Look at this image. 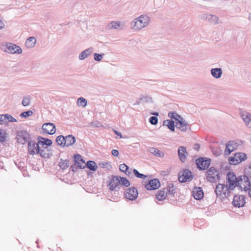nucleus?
<instances>
[{
    "instance_id": "20",
    "label": "nucleus",
    "mask_w": 251,
    "mask_h": 251,
    "mask_svg": "<svg viewBox=\"0 0 251 251\" xmlns=\"http://www.w3.org/2000/svg\"><path fill=\"white\" fill-rule=\"evenodd\" d=\"M194 198L197 200L201 199L203 197V192L201 187H196L193 190Z\"/></svg>"
},
{
    "instance_id": "9",
    "label": "nucleus",
    "mask_w": 251,
    "mask_h": 251,
    "mask_svg": "<svg viewBox=\"0 0 251 251\" xmlns=\"http://www.w3.org/2000/svg\"><path fill=\"white\" fill-rule=\"evenodd\" d=\"M210 159L205 158H199L196 160V164L197 168L200 170H204L208 168L210 165Z\"/></svg>"
},
{
    "instance_id": "45",
    "label": "nucleus",
    "mask_w": 251,
    "mask_h": 251,
    "mask_svg": "<svg viewBox=\"0 0 251 251\" xmlns=\"http://www.w3.org/2000/svg\"><path fill=\"white\" fill-rule=\"evenodd\" d=\"M33 114V112L31 110H28L20 114V117L24 118H26Z\"/></svg>"
},
{
    "instance_id": "36",
    "label": "nucleus",
    "mask_w": 251,
    "mask_h": 251,
    "mask_svg": "<svg viewBox=\"0 0 251 251\" xmlns=\"http://www.w3.org/2000/svg\"><path fill=\"white\" fill-rule=\"evenodd\" d=\"M168 116L170 117L171 119H174L177 122H178L182 118L180 115H178L175 112H169L168 113Z\"/></svg>"
},
{
    "instance_id": "23",
    "label": "nucleus",
    "mask_w": 251,
    "mask_h": 251,
    "mask_svg": "<svg viewBox=\"0 0 251 251\" xmlns=\"http://www.w3.org/2000/svg\"><path fill=\"white\" fill-rule=\"evenodd\" d=\"M212 76L216 78H220L223 74V71L220 68H212L210 71Z\"/></svg>"
},
{
    "instance_id": "48",
    "label": "nucleus",
    "mask_w": 251,
    "mask_h": 251,
    "mask_svg": "<svg viewBox=\"0 0 251 251\" xmlns=\"http://www.w3.org/2000/svg\"><path fill=\"white\" fill-rule=\"evenodd\" d=\"M133 173L134 175L138 178H144L147 177V176L144 175V174L140 173L137 170L134 169L133 170Z\"/></svg>"
},
{
    "instance_id": "8",
    "label": "nucleus",
    "mask_w": 251,
    "mask_h": 251,
    "mask_svg": "<svg viewBox=\"0 0 251 251\" xmlns=\"http://www.w3.org/2000/svg\"><path fill=\"white\" fill-rule=\"evenodd\" d=\"M120 181L119 177L113 176L110 180L108 186L110 191H119L120 190Z\"/></svg>"
},
{
    "instance_id": "11",
    "label": "nucleus",
    "mask_w": 251,
    "mask_h": 251,
    "mask_svg": "<svg viewBox=\"0 0 251 251\" xmlns=\"http://www.w3.org/2000/svg\"><path fill=\"white\" fill-rule=\"evenodd\" d=\"M138 191L134 187L127 189L125 193L126 198L131 201L136 200L138 197Z\"/></svg>"
},
{
    "instance_id": "38",
    "label": "nucleus",
    "mask_w": 251,
    "mask_h": 251,
    "mask_svg": "<svg viewBox=\"0 0 251 251\" xmlns=\"http://www.w3.org/2000/svg\"><path fill=\"white\" fill-rule=\"evenodd\" d=\"M226 178V180H230V181L232 180L235 181L238 180V177H237L235 174L232 172H229L227 173Z\"/></svg>"
},
{
    "instance_id": "5",
    "label": "nucleus",
    "mask_w": 251,
    "mask_h": 251,
    "mask_svg": "<svg viewBox=\"0 0 251 251\" xmlns=\"http://www.w3.org/2000/svg\"><path fill=\"white\" fill-rule=\"evenodd\" d=\"M237 182L238 187L245 191H247L251 188V182L249 177L246 175L239 176Z\"/></svg>"
},
{
    "instance_id": "26",
    "label": "nucleus",
    "mask_w": 251,
    "mask_h": 251,
    "mask_svg": "<svg viewBox=\"0 0 251 251\" xmlns=\"http://www.w3.org/2000/svg\"><path fill=\"white\" fill-rule=\"evenodd\" d=\"M37 140L39 144L43 146L47 145L48 146H50L51 145L52 143V142L50 139L45 138L41 136H38Z\"/></svg>"
},
{
    "instance_id": "31",
    "label": "nucleus",
    "mask_w": 251,
    "mask_h": 251,
    "mask_svg": "<svg viewBox=\"0 0 251 251\" xmlns=\"http://www.w3.org/2000/svg\"><path fill=\"white\" fill-rule=\"evenodd\" d=\"M121 22L120 21H112L107 25V29H118L121 27Z\"/></svg>"
},
{
    "instance_id": "25",
    "label": "nucleus",
    "mask_w": 251,
    "mask_h": 251,
    "mask_svg": "<svg viewBox=\"0 0 251 251\" xmlns=\"http://www.w3.org/2000/svg\"><path fill=\"white\" fill-rule=\"evenodd\" d=\"M36 43V39L34 37L28 38L25 43V45L27 48H33Z\"/></svg>"
},
{
    "instance_id": "33",
    "label": "nucleus",
    "mask_w": 251,
    "mask_h": 251,
    "mask_svg": "<svg viewBox=\"0 0 251 251\" xmlns=\"http://www.w3.org/2000/svg\"><path fill=\"white\" fill-rule=\"evenodd\" d=\"M208 16V21L210 24L214 25H216L219 24V20L218 17L217 16L209 14Z\"/></svg>"
},
{
    "instance_id": "44",
    "label": "nucleus",
    "mask_w": 251,
    "mask_h": 251,
    "mask_svg": "<svg viewBox=\"0 0 251 251\" xmlns=\"http://www.w3.org/2000/svg\"><path fill=\"white\" fill-rule=\"evenodd\" d=\"M6 133L4 130H0V143L3 142L6 140Z\"/></svg>"
},
{
    "instance_id": "29",
    "label": "nucleus",
    "mask_w": 251,
    "mask_h": 251,
    "mask_svg": "<svg viewBox=\"0 0 251 251\" xmlns=\"http://www.w3.org/2000/svg\"><path fill=\"white\" fill-rule=\"evenodd\" d=\"M166 191L165 188L160 190L155 195L156 199L158 201L165 200L167 197V192Z\"/></svg>"
},
{
    "instance_id": "55",
    "label": "nucleus",
    "mask_w": 251,
    "mask_h": 251,
    "mask_svg": "<svg viewBox=\"0 0 251 251\" xmlns=\"http://www.w3.org/2000/svg\"><path fill=\"white\" fill-rule=\"evenodd\" d=\"M141 101H142V100H141V98H140V99L136 100L135 102L134 103V105H139L140 104Z\"/></svg>"
},
{
    "instance_id": "18",
    "label": "nucleus",
    "mask_w": 251,
    "mask_h": 251,
    "mask_svg": "<svg viewBox=\"0 0 251 251\" xmlns=\"http://www.w3.org/2000/svg\"><path fill=\"white\" fill-rule=\"evenodd\" d=\"M188 123L182 118L178 122H176V126L182 131H185L187 129Z\"/></svg>"
},
{
    "instance_id": "13",
    "label": "nucleus",
    "mask_w": 251,
    "mask_h": 251,
    "mask_svg": "<svg viewBox=\"0 0 251 251\" xmlns=\"http://www.w3.org/2000/svg\"><path fill=\"white\" fill-rule=\"evenodd\" d=\"M239 144L238 142L235 141H229L226 145L225 151V155H228L231 153V152L235 151L238 147Z\"/></svg>"
},
{
    "instance_id": "58",
    "label": "nucleus",
    "mask_w": 251,
    "mask_h": 251,
    "mask_svg": "<svg viewBox=\"0 0 251 251\" xmlns=\"http://www.w3.org/2000/svg\"><path fill=\"white\" fill-rule=\"evenodd\" d=\"M152 114L153 115H155V116H156V117H157V116L159 115V113L156 112L152 113Z\"/></svg>"
},
{
    "instance_id": "12",
    "label": "nucleus",
    "mask_w": 251,
    "mask_h": 251,
    "mask_svg": "<svg viewBox=\"0 0 251 251\" xmlns=\"http://www.w3.org/2000/svg\"><path fill=\"white\" fill-rule=\"evenodd\" d=\"M245 197L243 195H234L232 201V204L235 207H241L245 204Z\"/></svg>"
},
{
    "instance_id": "14",
    "label": "nucleus",
    "mask_w": 251,
    "mask_h": 251,
    "mask_svg": "<svg viewBox=\"0 0 251 251\" xmlns=\"http://www.w3.org/2000/svg\"><path fill=\"white\" fill-rule=\"evenodd\" d=\"M43 132L46 134L53 135L56 132V127L54 124L51 123H45L42 125Z\"/></svg>"
},
{
    "instance_id": "35",
    "label": "nucleus",
    "mask_w": 251,
    "mask_h": 251,
    "mask_svg": "<svg viewBox=\"0 0 251 251\" xmlns=\"http://www.w3.org/2000/svg\"><path fill=\"white\" fill-rule=\"evenodd\" d=\"M87 167L90 170L95 171L97 170L98 166L96 162L94 161L89 160L85 164Z\"/></svg>"
},
{
    "instance_id": "52",
    "label": "nucleus",
    "mask_w": 251,
    "mask_h": 251,
    "mask_svg": "<svg viewBox=\"0 0 251 251\" xmlns=\"http://www.w3.org/2000/svg\"><path fill=\"white\" fill-rule=\"evenodd\" d=\"M111 153L114 156H118L119 155V151L117 150H113L111 151Z\"/></svg>"
},
{
    "instance_id": "43",
    "label": "nucleus",
    "mask_w": 251,
    "mask_h": 251,
    "mask_svg": "<svg viewBox=\"0 0 251 251\" xmlns=\"http://www.w3.org/2000/svg\"><path fill=\"white\" fill-rule=\"evenodd\" d=\"M31 97L30 96H28L24 98L22 103L24 106H27L30 104Z\"/></svg>"
},
{
    "instance_id": "27",
    "label": "nucleus",
    "mask_w": 251,
    "mask_h": 251,
    "mask_svg": "<svg viewBox=\"0 0 251 251\" xmlns=\"http://www.w3.org/2000/svg\"><path fill=\"white\" fill-rule=\"evenodd\" d=\"M167 197L168 196H171V197H174L175 195V194L176 193L175 189L174 188V184L172 183H170L168 185V187L166 188H165Z\"/></svg>"
},
{
    "instance_id": "7",
    "label": "nucleus",
    "mask_w": 251,
    "mask_h": 251,
    "mask_svg": "<svg viewBox=\"0 0 251 251\" xmlns=\"http://www.w3.org/2000/svg\"><path fill=\"white\" fill-rule=\"evenodd\" d=\"M247 159V155L245 153L242 152L235 153L233 156L229 158V163L232 165H237L242 161Z\"/></svg>"
},
{
    "instance_id": "37",
    "label": "nucleus",
    "mask_w": 251,
    "mask_h": 251,
    "mask_svg": "<svg viewBox=\"0 0 251 251\" xmlns=\"http://www.w3.org/2000/svg\"><path fill=\"white\" fill-rule=\"evenodd\" d=\"M59 165L60 168L64 170L67 168L69 167V161L67 159L63 160L62 159H60V161L59 162Z\"/></svg>"
},
{
    "instance_id": "57",
    "label": "nucleus",
    "mask_w": 251,
    "mask_h": 251,
    "mask_svg": "<svg viewBox=\"0 0 251 251\" xmlns=\"http://www.w3.org/2000/svg\"><path fill=\"white\" fill-rule=\"evenodd\" d=\"M114 132H115V134L116 135H117L118 136H120V137L121 138L122 137V134L120 132H119L118 131H117L116 130H115Z\"/></svg>"
},
{
    "instance_id": "50",
    "label": "nucleus",
    "mask_w": 251,
    "mask_h": 251,
    "mask_svg": "<svg viewBox=\"0 0 251 251\" xmlns=\"http://www.w3.org/2000/svg\"><path fill=\"white\" fill-rule=\"evenodd\" d=\"M141 100L144 102H151V98L148 96H142Z\"/></svg>"
},
{
    "instance_id": "46",
    "label": "nucleus",
    "mask_w": 251,
    "mask_h": 251,
    "mask_svg": "<svg viewBox=\"0 0 251 251\" xmlns=\"http://www.w3.org/2000/svg\"><path fill=\"white\" fill-rule=\"evenodd\" d=\"M104 55V53L99 54L95 53L94 54V58L95 61H100L102 59L103 56Z\"/></svg>"
},
{
    "instance_id": "40",
    "label": "nucleus",
    "mask_w": 251,
    "mask_h": 251,
    "mask_svg": "<svg viewBox=\"0 0 251 251\" xmlns=\"http://www.w3.org/2000/svg\"><path fill=\"white\" fill-rule=\"evenodd\" d=\"M120 181V184L124 185L125 187H128L130 186V182L126 177L119 176Z\"/></svg>"
},
{
    "instance_id": "2",
    "label": "nucleus",
    "mask_w": 251,
    "mask_h": 251,
    "mask_svg": "<svg viewBox=\"0 0 251 251\" xmlns=\"http://www.w3.org/2000/svg\"><path fill=\"white\" fill-rule=\"evenodd\" d=\"M0 49L3 51L8 53L20 54L22 52V50L19 46L10 43H2L1 45Z\"/></svg>"
},
{
    "instance_id": "42",
    "label": "nucleus",
    "mask_w": 251,
    "mask_h": 251,
    "mask_svg": "<svg viewBox=\"0 0 251 251\" xmlns=\"http://www.w3.org/2000/svg\"><path fill=\"white\" fill-rule=\"evenodd\" d=\"M87 100L85 99L80 97L77 99V104L78 106L85 107L87 105Z\"/></svg>"
},
{
    "instance_id": "22",
    "label": "nucleus",
    "mask_w": 251,
    "mask_h": 251,
    "mask_svg": "<svg viewBox=\"0 0 251 251\" xmlns=\"http://www.w3.org/2000/svg\"><path fill=\"white\" fill-rule=\"evenodd\" d=\"M94 51L92 47L89 48L81 52L79 55V59L81 60H84L91 55Z\"/></svg>"
},
{
    "instance_id": "15",
    "label": "nucleus",
    "mask_w": 251,
    "mask_h": 251,
    "mask_svg": "<svg viewBox=\"0 0 251 251\" xmlns=\"http://www.w3.org/2000/svg\"><path fill=\"white\" fill-rule=\"evenodd\" d=\"M193 177L192 173L189 170L185 169L183 170L182 175L179 176L178 180L181 183L190 181L193 179Z\"/></svg>"
},
{
    "instance_id": "28",
    "label": "nucleus",
    "mask_w": 251,
    "mask_h": 251,
    "mask_svg": "<svg viewBox=\"0 0 251 251\" xmlns=\"http://www.w3.org/2000/svg\"><path fill=\"white\" fill-rule=\"evenodd\" d=\"M119 169L121 171L124 172L125 174L129 176L131 174L132 169L126 164H122L119 166Z\"/></svg>"
},
{
    "instance_id": "34",
    "label": "nucleus",
    "mask_w": 251,
    "mask_h": 251,
    "mask_svg": "<svg viewBox=\"0 0 251 251\" xmlns=\"http://www.w3.org/2000/svg\"><path fill=\"white\" fill-rule=\"evenodd\" d=\"M237 182V181L227 180V184L226 186H227L229 191L233 190L236 186L238 187Z\"/></svg>"
},
{
    "instance_id": "17",
    "label": "nucleus",
    "mask_w": 251,
    "mask_h": 251,
    "mask_svg": "<svg viewBox=\"0 0 251 251\" xmlns=\"http://www.w3.org/2000/svg\"><path fill=\"white\" fill-rule=\"evenodd\" d=\"M241 117L247 126L251 128V114L248 112L243 111L241 113Z\"/></svg>"
},
{
    "instance_id": "59",
    "label": "nucleus",
    "mask_w": 251,
    "mask_h": 251,
    "mask_svg": "<svg viewBox=\"0 0 251 251\" xmlns=\"http://www.w3.org/2000/svg\"><path fill=\"white\" fill-rule=\"evenodd\" d=\"M248 191H249V192H248L249 195L251 198V188H250V189L248 190Z\"/></svg>"
},
{
    "instance_id": "16",
    "label": "nucleus",
    "mask_w": 251,
    "mask_h": 251,
    "mask_svg": "<svg viewBox=\"0 0 251 251\" xmlns=\"http://www.w3.org/2000/svg\"><path fill=\"white\" fill-rule=\"evenodd\" d=\"M160 183L158 179L154 178L149 181V182L145 185V188L148 190H156L159 188Z\"/></svg>"
},
{
    "instance_id": "6",
    "label": "nucleus",
    "mask_w": 251,
    "mask_h": 251,
    "mask_svg": "<svg viewBox=\"0 0 251 251\" xmlns=\"http://www.w3.org/2000/svg\"><path fill=\"white\" fill-rule=\"evenodd\" d=\"M16 139L19 143L24 145L30 141V135L25 130H19L17 132Z\"/></svg>"
},
{
    "instance_id": "39",
    "label": "nucleus",
    "mask_w": 251,
    "mask_h": 251,
    "mask_svg": "<svg viewBox=\"0 0 251 251\" xmlns=\"http://www.w3.org/2000/svg\"><path fill=\"white\" fill-rule=\"evenodd\" d=\"M3 119L4 121V122L5 121H8L9 122H17V121L16 119H15L14 117H13L11 115L9 114H3Z\"/></svg>"
},
{
    "instance_id": "30",
    "label": "nucleus",
    "mask_w": 251,
    "mask_h": 251,
    "mask_svg": "<svg viewBox=\"0 0 251 251\" xmlns=\"http://www.w3.org/2000/svg\"><path fill=\"white\" fill-rule=\"evenodd\" d=\"M163 126H167L171 131H175V126L174 122L172 120H166L163 122Z\"/></svg>"
},
{
    "instance_id": "24",
    "label": "nucleus",
    "mask_w": 251,
    "mask_h": 251,
    "mask_svg": "<svg viewBox=\"0 0 251 251\" xmlns=\"http://www.w3.org/2000/svg\"><path fill=\"white\" fill-rule=\"evenodd\" d=\"M186 153V148L183 146H181L178 150V155L181 161L184 162L186 159L185 153Z\"/></svg>"
},
{
    "instance_id": "10",
    "label": "nucleus",
    "mask_w": 251,
    "mask_h": 251,
    "mask_svg": "<svg viewBox=\"0 0 251 251\" xmlns=\"http://www.w3.org/2000/svg\"><path fill=\"white\" fill-rule=\"evenodd\" d=\"M39 144L37 143L35 141L30 140L28 142V153L31 155L38 154L39 152Z\"/></svg>"
},
{
    "instance_id": "4",
    "label": "nucleus",
    "mask_w": 251,
    "mask_h": 251,
    "mask_svg": "<svg viewBox=\"0 0 251 251\" xmlns=\"http://www.w3.org/2000/svg\"><path fill=\"white\" fill-rule=\"evenodd\" d=\"M206 176L207 180L212 183L216 182L220 179L218 171L212 167L206 172Z\"/></svg>"
},
{
    "instance_id": "41",
    "label": "nucleus",
    "mask_w": 251,
    "mask_h": 251,
    "mask_svg": "<svg viewBox=\"0 0 251 251\" xmlns=\"http://www.w3.org/2000/svg\"><path fill=\"white\" fill-rule=\"evenodd\" d=\"M64 136L63 135H59L56 138V142L57 143V145L64 147Z\"/></svg>"
},
{
    "instance_id": "32",
    "label": "nucleus",
    "mask_w": 251,
    "mask_h": 251,
    "mask_svg": "<svg viewBox=\"0 0 251 251\" xmlns=\"http://www.w3.org/2000/svg\"><path fill=\"white\" fill-rule=\"evenodd\" d=\"M150 153L154 154V155L159 157H162L164 156V153L158 150L157 149L155 148H150L149 150Z\"/></svg>"
},
{
    "instance_id": "54",
    "label": "nucleus",
    "mask_w": 251,
    "mask_h": 251,
    "mask_svg": "<svg viewBox=\"0 0 251 251\" xmlns=\"http://www.w3.org/2000/svg\"><path fill=\"white\" fill-rule=\"evenodd\" d=\"M200 148V146L198 144H195L194 146V149L195 150L198 151Z\"/></svg>"
},
{
    "instance_id": "56",
    "label": "nucleus",
    "mask_w": 251,
    "mask_h": 251,
    "mask_svg": "<svg viewBox=\"0 0 251 251\" xmlns=\"http://www.w3.org/2000/svg\"><path fill=\"white\" fill-rule=\"evenodd\" d=\"M4 24L2 21L0 19V29H2L4 27Z\"/></svg>"
},
{
    "instance_id": "53",
    "label": "nucleus",
    "mask_w": 251,
    "mask_h": 251,
    "mask_svg": "<svg viewBox=\"0 0 251 251\" xmlns=\"http://www.w3.org/2000/svg\"><path fill=\"white\" fill-rule=\"evenodd\" d=\"M3 115H0V124L3 125L4 124V121L3 119Z\"/></svg>"
},
{
    "instance_id": "51",
    "label": "nucleus",
    "mask_w": 251,
    "mask_h": 251,
    "mask_svg": "<svg viewBox=\"0 0 251 251\" xmlns=\"http://www.w3.org/2000/svg\"><path fill=\"white\" fill-rule=\"evenodd\" d=\"M209 15V14H201V15H200L199 17L201 20H208V15Z\"/></svg>"
},
{
    "instance_id": "60",
    "label": "nucleus",
    "mask_w": 251,
    "mask_h": 251,
    "mask_svg": "<svg viewBox=\"0 0 251 251\" xmlns=\"http://www.w3.org/2000/svg\"><path fill=\"white\" fill-rule=\"evenodd\" d=\"M248 19L249 20L251 21V13L249 14Z\"/></svg>"
},
{
    "instance_id": "47",
    "label": "nucleus",
    "mask_w": 251,
    "mask_h": 251,
    "mask_svg": "<svg viewBox=\"0 0 251 251\" xmlns=\"http://www.w3.org/2000/svg\"><path fill=\"white\" fill-rule=\"evenodd\" d=\"M41 156L44 157V158H50V153H46L44 150V149H39V153Z\"/></svg>"
},
{
    "instance_id": "3",
    "label": "nucleus",
    "mask_w": 251,
    "mask_h": 251,
    "mask_svg": "<svg viewBox=\"0 0 251 251\" xmlns=\"http://www.w3.org/2000/svg\"><path fill=\"white\" fill-rule=\"evenodd\" d=\"M215 192L217 196L221 199L227 198L230 196V192L227 186L223 184L219 183L216 187Z\"/></svg>"
},
{
    "instance_id": "21",
    "label": "nucleus",
    "mask_w": 251,
    "mask_h": 251,
    "mask_svg": "<svg viewBox=\"0 0 251 251\" xmlns=\"http://www.w3.org/2000/svg\"><path fill=\"white\" fill-rule=\"evenodd\" d=\"M64 147H69L73 145L75 142V137L72 135H69L64 137Z\"/></svg>"
},
{
    "instance_id": "49",
    "label": "nucleus",
    "mask_w": 251,
    "mask_h": 251,
    "mask_svg": "<svg viewBox=\"0 0 251 251\" xmlns=\"http://www.w3.org/2000/svg\"><path fill=\"white\" fill-rule=\"evenodd\" d=\"M150 123L152 125H156L158 123V118L156 116H151L149 118Z\"/></svg>"
},
{
    "instance_id": "1",
    "label": "nucleus",
    "mask_w": 251,
    "mask_h": 251,
    "mask_svg": "<svg viewBox=\"0 0 251 251\" xmlns=\"http://www.w3.org/2000/svg\"><path fill=\"white\" fill-rule=\"evenodd\" d=\"M151 18L147 15H141L135 18L130 23V28L134 31H139L147 27L150 23Z\"/></svg>"
},
{
    "instance_id": "19",
    "label": "nucleus",
    "mask_w": 251,
    "mask_h": 251,
    "mask_svg": "<svg viewBox=\"0 0 251 251\" xmlns=\"http://www.w3.org/2000/svg\"><path fill=\"white\" fill-rule=\"evenodd\" d=\"M74 161L75 164H77V166L80 168H84L85 164V161L82 158V156L79 154H76L74 155Z\"/></svg>"
}]
</instances>
